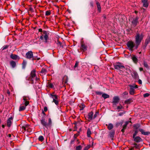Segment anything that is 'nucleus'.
<instances>
[{"mask_svg":"<svg viewBox=\"0 0 150 150\" xmlns=\"http://www.w3.org/2000/svg\"><path fill=\"white\" fill-rule=\"evenodd\" d=\"M54 92L52 93L49 95L50 97L53 99L52 102H54L56 105L59 104V99L58 96L56 95H54Z\"/></svg>","mask_w":150,"mask_h":150,"instance_id":"f257e3e1","label":"nucleus"},{"mask_svg":"<svg viewBox=\"0 0 150 150\" xmlns=\"http://www.w3.org/2000/svg\"><path fill=\"white\" fill-rule=\"evenodd\" d=\"M143 38L142 34H140L139 33H137L135 36V41L136 44L139 45Z\"/></svg>","mask_w":150,"mask_h":150,"instance_id":"f03ea898","label":"nucleus"},{"mask_svg":"<svg viewBox=\"0 0 150 150\" xmlns=\"http://www.w3.org/2000/svg\"><path fill=\"white\" fill-rule=\"evenodd\" d=\"M25 57L29 59H32L33 61L36 59L35 57H33V52L31 51H29L26 53Z\"/></svg>","mask_w":150,"mask_h":150,"instance_id":"7ed1b4c3","label":"nucleus"},{"mask_svg":"<svg viewBox=\"0 0 150 150\" xmlns=\"http://www.w3.org/2000/svg\"><path fill=\"white\" fill-rule=\"evenodd\" d=\"M38 30L40 32H42L43 34L44 35V38L45 39L44 42L45 43H47V40L49 38L48 36L49 33L48 32L45 30L42 31V29L41 28L39 29Z\"/></svg>","mask_w":150,"mask_h":150,"instance_id":"20e7f679","label":"nucleus"},{"mask_svg":"<svg viewBox=\"0 0 150 150\" xmlns=\"http://www.w3.org/2000/svg\"><path fill=\"white\" fill-rule=\"evenodd\" d=\"M127 45L128 47V49L130 51H133V48L135 46L134 42L132 41H128Z\"/></svg>","mask_w":150,"mask_h":150,"instance_id":"39448f33","label":"nucleus"},{"mask_svg":"<svg viewBox=\"0 0 150 150\" xmlns=\"http://www.w3.org/2000/svg\"><path fill=\"white\" fill-rule=\"evenodd\" d=\"M114 67L116 69H120L125 68V67L123 64L121 63H117L116 64L114 65Z\"/></svg>","mask_w":150,"mask_h":150,"instance_id":"423d86ee","label":"nucleus"},{"mask_svg":"<svg viewBox=\"0 0 150 150\" xmlns=\"http://www.w3.org/2000/svg\"><path fill=\"white\" fill-rule=\"evenodd\" d=\"M40 122L41 124L45 128H48L47 123L44 117H42L40 120Z\"/></svg>","mask_w":150,"mask_h":150,"instance_id":"0eeeda50","label":"nucleus"},{"mask_svg":"<svg viewBox=\"0 0 150 150\" xmlns=\"http://www.w3.org/2000/svg\"><path fill=\"white\" fill-rule=\"evenodd\" d=\"M138 19L139 18L137 17L132 19V20L131 22L132 24L134 27H135L137 25V23H138Z\"/></svg>","mask_w":150,"mask_h":150,"instance_id":"6e6552de","label":"nucleus"},{"mask_svg":"<svg viewBox=\"0 0 150 150\" xmlns=\"http://www.w3.org/2000/svg\"><path fill=\"white\" fill-rule=\"evenodd\" d=\"M131 75L135 79H137L139 78V76L137 73L136 71H133L131 73Z\"/></svg>","mask_w":150,"mask_h":150,"instance_id":"1a4fd4ad","label":"nucleus"},{"mask_svg":"<svg viewBox=\"0 0 150 150\" xmlns=\"http://www.w3.org/2000/svg\"><path fill=\"white\" fill-rule=\"evenodd\" d=\"M120 100V99L118 96H115L113 98V101L112 102L113 105H115L118 103Z\"/></svg>","mask_w":150,"mask_h":150,"instance_id":"9d476101","label":"nucleus"},{"mask_svg":"<svg viewBox=\"0 0 150 150\" xmlns=\"http://www.w3.org/2000/svg\"><path fill=\"white\" fill-rule=\"evenodd\" d=\"M30 77H35V80L36 81H37L38 79V78L36 77V75L35 74V70H33L31 71L30 74Z\"/></svg>","mask_w":150,"mask_h":150,"instance_id":"9b49d317","label":"nucleus"},{"mask_svg":"<svg viewBox=\"0 0 150 150\" xmlns=\"http://www.w3.org/2000/svg\"><path fill=\"white\" fill-rule=\"evenodd\" d=\"M13 118L12 117H11L9 118V119L7 120L6 123L7 126L8 127H10L11 125L12 122L11 120H12Z\"/></svg>","mask_w":150,"mask_h":150,"instance_id":"f8f14e48","label":"nucleus"},{"mask_svg":"<svg viewBox=\"0 0 150 150\" xmlns=\"http://www.w3.org/2000/svg\"><path fill=\"white\" fill-rule=\"evenodd\" d=\"M139 130L142 134L145 135H149L150 134V132H145L144 131L143 129H139Z\"/></svg>","mask_w":150,"mask_h":150,"instance_id":"ddd939ff","label":"nucleus"},{"mask_svg":"<svg viewBox=\"0 0 150 150\" xmlns=\"http://www.w3.org/2000/svg\"><path fill=\"white\" fill-rule=\"evenodd\" d=\"M87 46L85 44L83 43H82L80 47L81 49L84 52L87 50Z\"/></svg>","mask_w":150,"mask_h":150,"instance_id":"4468645a","label":"nucleus"},{"mask_svg":"<svg viewBox=\"0 0 150 150\" xmlns=\"http://www.w3.org/2000/svg\"><path fill=\"white\" fill-rule=\"evenodd\" d=\"M129 86L130 88L129 91V94L131 95H133L134 93V89L133 88L132 85H129Z\"/></svg>","mask_w":150,"mask_h":150,"instance_id":"2eb2a0df","label":"nucleus"},{"mask_svg":"<svg viewBox=\"0 0 150 150\" xmlns=\"http://www.w3.org/2000/svg\"><path fill=\"white\" fill-rule=\"evenodd\" d=\"M142 2L143 4L144 7L146 8H147L148 7V0H142Z\"/></svg>","mask_w":150,"mask_h":150,"instance_id":"dca6fc26","label":"nucleus"},{"mask_svg":"<svg viewBox=\"0 0 150 150\" xmlns=\"http://www.w3.org/2000/svg\"><path fill=\"white\" fill-rule=\"evenodd\" d=\"M134 139V141L137 142H139L142 141V139L139 136L135 137Z\"/></svg>","mask_w":150,"mask_h":150,"instance_id":"f3484780","label":"nucleus"},{"mask_svg":"<svg viewBox=\"0 0 150 150\" xmlns=\"http://www.w3.org/2000/svg\"><path fill=\"white\" fill-rule=\"evenodd\" d=\"M132 59L133 61V62L135 63L136 64L138 62V59L136 57V56L135 55H132Z\"/></svg>","mask_w":150,"mask_h":150,"instance_id":"a211bd4d","label":"nucleus"},{"mask_svg":"<svg viewBox=\"0 0 150 150\" xmlns=\"http://www.w3.org/2000/svg\"><path fill=\"white\" fill-rule=\"evenodd\" d=\"M115 131L114 130H112L109 132V136L111 138H113L115 135Z\"/></svg>","mask_w":150,"mask_h":150,"instance_id":"6ab92c4d","label":"nucleus"},{"mask_svg":"<svg viewBox=\"0 0 150 150\" xmlns=\"http://www.w3.org/2000/svg\"><path fill=\"white\" fill-rule=\"evenodd\" d=\"M93 113L92 112H90L88 115V118L90 120H91L93 119Z\"/></svg>","mask_w":150,"mask_h":150,"instance_id":"aec40b11","label":"nucleus"},{"mask_svg":"<svg viewBox=\"0 0 150 150\" xmlns=\"http://www.w3.org/2000/svg\"><path fill=\"white\" fill-rule=\"evenodd\" d=\"M10 64L13 68H15L16 66V63L14 61H11L10 62Z\"/></svg>","mask_w":150,"mask_h":150,"instance_id":"412c9836","label":"nucleus"},{"mask_svg":"<svg viewBox=\"0 0 150 150\" xmlns=\"http://www.w3.org/2000/svg\"><path fill=\"white\" fill-rule=\"evenodd\" d=\"M30 125H25L22 127V128L25 131L29 129Z\"/></svg>","mask_w":150,"mask_h":150,"instance_id":"4be33fe9","label":"nucleus"},{"mask_svg":"<svg viewBox=\"0 0 150 150\" xmlns=\"http://www.w3.org/2000/svg\"><path fill=\"white\" fill-rule=\"evenodd\" d=\"M18 56V55L15 54H11L10 55V57L13 59H16Z\"/></svg>","mask_w":150,"mask_h":150,"instance_id":"5701e85b","label":"nucleus"},{"mask_svg":"<svg viewBox=\"0 0 150 150\" xmlns=\"http://www.w3.org/2000/svg\"><path fill=\"white\" fill-rule=\"evenodd\" d=\"M106 125L108 126V128L109 130L111 129L113 127V125L111 123H110L108 125L106 124Z\"/></svg>","mask_w":150,"mask_h":150,"instance_id":"b1692460","label":"nucleus"},{"mask_svg":"<svg viewBox=\"0 0 150 150\" xmlns=\"http://www.w3.org/2000/svg\"><path fill=\"white\" fill-rule=\"evenodd\" d=\"M96 4L97 5V8L98 11L99 12H100L101 10V7L100 6V4L98 2L96 1Z\"/></svg>","mask_w":150,"mask_h":150,"instance_id":"393cba45","label":"nucleus"},{"mask_svg":"<svg viewBox=\"0 0 150 150\" xmlns=\"http://www.w3.org/2000/svg\"><path fill=\"white\" fill-rule=\"evenodd\" d=\"M87 136L88 137H91V131L90 128H88L87 130Z\"/></svg>","mask_w":150,"mask_h":150,"instance_id":"a878e982","label":"nucleus"},{"mask_svg":"<svg viewBox=\"0 0 150 150\" xmlns=\"http://www.w3.org/2000/svg\"><path fill=\"white\" fill-rule=\"evenodd\" d=\"M52 122L51 119L50 118L48 119V122L47 123L48 127H51L52 126Z\"/></svg>","mask_w":150,"mask_h":150,"instance_id":"bb28decb","label":"nucleus"},{"mask_svg":"<svg viewBox=\"0 0 150 150\" xmlns=\"http://www.w3.org/2000/svg\"><path fill=\"white\" fill-rule=\"evenodd\" d=\"M27 64V62L25 60H23L22 63V68L23 69H25V68L26 65Z\"/></svg>","mask_w":150,"mask_h":150,"instance_id":"cd10ccee","label":"nucleus"},{"mask_svg":"<svg viewBox=\"0 0 150 150\" xmlns=\"http://www.w3.org/2000/svg\"><path fill=\"white\" fill-rule=\"evenodd\" d=\"M40 73L44 74H45L47 73V70L45 68H42Z\"/></svg>","mask_w":150,"mask_h":150,"instance_id":"c85d7f7f","label":"nucleus"},{"mask_svg":"<svg viewBox=\"0 0 150 150\" xmlns=\"http://www.w3.org/2000/svg\"><path fill=\"white\" fill-rule=\"evenodd\" d=\"M26 107L24 106H21L19 108V111H22L25 109Z\"/></svg>","mask_w":150,"mask_h":150,"instance_id":"c756f323","label":"nucleus"},{"mask_svg":"<svg viewBox=\"0 0 150 150\" xmlns=\"http://www.w3.org/2000/svg\"><path fill=\"white\" fill-rule=\"evenodd\" d=\"M102 97L104 99L108 98L109 97V96L106 93H103L102 95Z\"/></svg>","mask_w":150,"mask_h":150,"instance_id":"7c9ffc66","label":"nucleus"},{"mask_svg":"<svg viewBox=\"0 0 150 150\" xmlns=\"http://www.w3.org/2000/svg\"><path fill=\"white\" fill-rule=\"evenodd\" d=\"M63 81L65 83H67L68 80V78L67 76H65L64 77V79Z\"/></svg>","mask_w":150,"mask_h":150,"instance_id":"2f4dec72","label":"nucleus"},{"mask_svg":"<svg viewBox=\"0 0 150 150\" xmlns=\"http://www.w3.org/2000/svg\"><path fill=\"white\" fill-rule=\"evenodd\" d=\"M130 122V121H126L125 122V124L123 125V128L125 129H126L127 125H128V124L129 122Z\"/></svg>","mask_w":150,"mask_h":150,"instance_id":"473e14b6","label":"nucleus"},{"mask_svg":"<svg viewBox=\"0 0 150 150\" xmlns=\"http://www.w3.org/2000/svg\"><path fill=\"white\" fill-rule=\"evenodd\" d=\"M38 140L39 141L42 142L44 140V138L42 136H40L39 137Z\"/></svg>","mask_w":150,"mask_h":150,"instance_id":"72a5a7b5","label":"nucleus"},{"mask_svg":"<svg viewBox=\"0 0 150 150\" xmlns=\"http://www.w3.org/2000/svg\"><path fill=\"white\" fill-rule=\"evenodd\" d=\"M140 125L139 124H135L134 125V128L136 129H138V128L140 127Z\"/></svg>","mask_w":150,"mask_h":150,"instance_id":"f704fd0d","label":"nucleus"},{"mask_svg":"<svg viewBox=\"0 0 150 150\" xmlns=\"http://www.w3.org/2000/svg\"><path fill=\"white\" fill-rule=\"evenodd\" d=\"M79 107L80 108V110H82L84 109V108L85 107V105L84 104H81V105H80Z\"/></svg>","mask_w":150,"mask_h":150,"instance_id":"c9c22d12","label":"nucleus"},{"mask_svg":"<svg viewBox=\"0 0 150 150\" xmlns=\"http://www.w3.org/2000/svg\"><path fill=\"white\" fill-rule=\"evenodd\" d=\"M82 148V147L81 145H79L76 147V150H81Z\"/></svg>","mask_w":150,"mask_h":150,"instance_id":"e433bc0d","label":"nucleus"},{"mask_svg":"<svg viewBox=\"0 0 150 150\" xmlns=\"http://www.w3.org/2000/svg\"><path fill=\"white\" fill-rule=\"evenodd\" d=\"M132 101L131 99H128L126 100L125 101V103H128L131 102Z\"/></svg>","mask_w":150,"mask_h":150,"instance_id":"4c0bfd02","label":"nucleus"},{"mask_svg":"<svg viewBox=\"0 0 150 150\" xmlns=\"http://www.w3.org/2000/svg\"><path fill=\"white\" fill-rule=\"evenodd\" d=\"M34 77H30L29 78V80H30L31 81V83L32 84H33L34 83Z\"/></svg>","mask_w":150,"mask_h":150,"instance_id":"58836bf2","label":"nucleus"},{"mask_svg":"<svg viewBox=\"0 0 150 150\" xmlns=\"http://www.w3.org/2000/svg\"><path fill=\"white\" fill-rule=\"evenodd\" d=\"M90 147L91 145H88L84 148L83 150H88Z\"/></svg>","mask_w":150,"mask_h":150,"instance_id":"ea45409f","label":"nucleus"},{"mask_svg":"<svg viewBox=\"0 0 150 150\" xmlns=\"http://www.w3.org/2000/svg\"><path fill=\"white\" fill-rule=\"evenodd\" d=\"M123 108H124V107L122 105H120V106H118L117 107V110H119L122 109Z\"/></svg>","mask_w":150,"mask_h":150,"instance_id":"a19ab883","label":"nucleus"},{"mask_svg":"<svg viewBox=\"0 0 150 150\" xmlns=\"http://www.w3.org/2000/svg\"><path fill=\"white\" fill-rule=\"evenodd\" d=\"M138 133V131L137 130H136L135 131L134 133L133 134V137L134 138L137 135Z\"/></svg>","mask_w":150,"mask_h":150,"instance_id":"79ce46f5","label":"nucleus"},{"mask_svg":"<svg viewBox=\"0 0 150 150\" xmlns=\"http://www.w3.org/2000/svg\"><path fill=\"white\" fill-rule=\"evenodd\" d=\"M150 94L146 93L143 94V96L144 98L148 97L150 96Z\"/></svg>","mask_w":150,"mask_h":150,"instance_id":"37998d69","label":"nucleus"},{"mask_svg":"<svg viewBox=\"0 0 150 150\" xmlns=\"http://www.w3.org/2000/svg\"><path fill=\"white\" fill-rule=\"evenodd\" d=\"M51 14V13L50 11H47L45 12V15L46 16H48L50 15Z\"/></svg>","mask_w":150,"mask_h":150,"instance_id":"c03bdc74","label":"nucleus"},{"mask_svg":"<svg viewBox=\"0 0 150 150\" xmlns=\"http://www.w3.org/2000/svg\"><path fill=\"white\" fill-rule=\"evenodd\" d=\"M79 62H78V61H76V62L74 66V68H75L76 67H77L78 66V65H79Z\"/></svg>","mask_w":150,"mask_h":150,"instance_id":"a18cd8bd","label":"nucleus"},{"mask_svg":"<svg viewBox=\"0 0 150 150\" xmlns=\"http://www.w3.org/2000/svg\"><path fill=\"white\" fill-rule=\"evenodd\" d=\"M122 124V122H117L116 123V125L117 127H118L120 125H121Z\"/></svg>","mask_w":150,"mask_h":150,"instance_id":"49530a36","label":"nucleus"},{"mask_svg":"<svg viewBox=\"0 0 150 150\" xmlns=\"http://www.w3.org/2000/svg\"><path fill=\"white\" fill-rule=\"evenodd\" d=\"M29 102L28 101H25L24 102V103H23L24 104H25V107L27 106L29 104Z\"/></svg>","mask_w":150,"mask_h":150,"instance_id":"de8ad7c7","label":"nucleus"},{"mask_svg":"<svg viewBox=\"0 0 150 150\" xmlns=\"http://www.w3.org/2000/svg\"><path fill=\"white\" fill-rule=\"evenodd\" d=\"M8 46L7 45H4L3 47H2V50H4L5 49H6L8 47Z\"/></svg>","mask_w":150,"mask_h":150,"instance_id":"09e8293b","label":"nucleus"},{"mask_svg":"<svg viewBox=\"0 0 150 150\" xmlns=\"http://www.w3.org/2000/svg\"><path fill=\"white\" fill-rule=\"evenodd\" d=\"M144 66L146 68H147L148 67V65L147 64V62H144Z\"/></svg>","mask_w":150,"mask_h":150,"instance_id":"8fccbe9b","label":"nucleus"},{"mask_svg":"<svg viewBox=\"0 0 150 150\" xmlns=\"http://www.w3.org/2000/svg\"><path fill=\"white\" fill-rule=\"evenodd\" d=\"M133 145L134 146V147H135L136 148V149H138V148L139 147V146L136 143H134Z\"/></svg>","mask_w":150,"mask_h":150,"instance_id":"3c124183","label":"nucleus"},{"mask_svg":"<svg viewBox=\"0 0 150 150\" xmlns=\"http://www.w3.org/2000/svg\"><path fill=\"white\" fill-rule=\"evenodd\" d=\"M96 93L98 95H101L102 94V92L100 91H96Z\"/></svg>","mask_w":150,"mask_h":150,"instance_id":"603ef678","label":"nucleus"},{"mask_svg":"<svg viewBox=\"0 0 150 150\" xmlns=\"http://www.w3.org/2000/svg\"><path fill=\"white\" fill-rule=\"evenodd\" d=\"M23 99L24 100L23 103H24V102L25 101H27V100H28L27 99V97L24 96L23 97Z\"/></svg>","mask_w":150,"mask_h":150,"instance_id":"864d4df0","label":"nucleus"},{"mask_svg":"<svg viewBox=\"0 0 150 150\" xmlns=\"http://www.w3.org/2000/svg\"><path fill=\"white\" fill-rule=\"evenodd\" d=\"M48 86L51 88H52L54 87V86L52 83H49L48 84Z\"/></svg>","mask_w":150,"mask_h":150,"instance_id":"5fc2aeb1","label":"nucleus"},{"mask_svg":"<svg viewBox=\"0 0 150 150\" xmlns=\"http://www.w3.org/2000/svg\"><path fill=\"white\" fill-rule=\"evenodd\" d=\"M98 114V112H96V113L94 114V115L93 118H96L97 116V115Z\"/></svg>","mask_w":150,"mask_h":150,"instance_id":"6e6d98bb","label":"nucleus"},{"mask_svg":"<svg viewBox=\"0 0 150 150\" xmlns=\"http://www.w3.org/2000/svg\"><path fill=\"white\" fill-rule=\"evenodd\" d=\"M43 111L45 112H46L47 110V108L46 106H45L43 110H42Z\"/></svg>","mask_w":150,"mask_h":150,"instance_id":"4d7b16f0","label":"nucleus"},{"mask_svg":"<svg viewBox=\"0 0 150 150\" xmlns=\"http://www.w3.org/2000/svg\"><path fill=\"white\" fill-rule=\"evenodd\" d=\"M57 44L59 45L60 47H63V46H62V43L61 42H60L59 41H58V43H57Z\"/></svg>","mask_w":150,"mask_h":150,"instance_id":"13d9d810","label":"nucleus"},{"mask_svg":"<svg viewBox=\"0 0 150 150\" xmlns=\"http://www.w3.org/2000/svg\"><path fill=\"white\" fill-rule=\"evenodd\" d=\"M125 112H120L119 113V115L120 116H122L123 114H125Z\"/></svg>","mask_w":150,"mask_h":150,"instance_id":"bf43d9fd","label":"nucleus"},{"mask_svg":"<svg viewBox=\"0 0 150 150\" xmlns=\"http://www.w3.org/2000/svg\"><path fill=\"white\" fill-rule=\"evenodd\" d=\"M146 40H147V42L148 40L149 42L150 41V35L148 36Z\"/></svg>","mask_w":150,"mask_h":150,"instance_id":"052dcab7","label":"nucleus"},{"mask_svg":"<svg viewBox=\"0 0 150 150\" xmlns=\"http://www.w3.org/2000/svg\"><path fill=\"white\" fill-rule=\"evenodd\" d=\"M28 132H31L32 131V130H31V129L29 128V129H28L27 130H26Z\"/></svg>","mask_w":150,"mask_h":150,"instance_id":"680f3d73","label":"nucleus"},{"mask_svg":"<svg viewBox=\"0 0 150 150\" xmlns=\"http://www.w3.org/2000/svg\"><path fill=\"white\" fill-rule=\"evenodd\" d=\"M138 82L139 84H142V81L141 79H139Z\"/></svg>","mask_w":150,"mask_h":150,"instance_id":"e2e57ef3","label":"nucleus"},{"mask_svg":"<svg viewBox=\"0 0 150 150\" xmlns=\"http://www.w3.org/2000/svg\"><path fill=\"white\" fill-rule=\"evenodd\" d=\"M133 86V88L134 89V88H138V86L137 85H135L134 86Z\"/></svg>","mask_w":150,"mask_h":150,"instance_id":"0e129e2a","label":"nucleus"},{"mask_svg":"<svg viewBox=\"0 0 150 150\" xmlns=\"http://www.w3.org/2000/svg\"><path fill=\"white\" fill-rule=\"evenodd\" d=\"M123 94L124 95H127L128 94V93L127 91H125L123 93Z\"/></svg>","mask_w":150,"mask_h":150,"instance_id":"69168bd1","label":"nucleus"},{"mask_svg":"<svg viewBox=\"0 0 150 150\" xmlns=\"http://www.w3.org/2000/svg\"><path fill=\"white\" fill-rule=\"evenodd\" d=\"M90 5H91V6H92V7H93V2H91L90 3Z\"/></svg>","mask_w":150,"mask_h":150,"instance_id":"338daca9","label":"nucleus"},{"mask_svg":"<svg viewBox=\"0 0 150 150\" xmlns=\"http://www.w3.org/2000/svg\"><path fill=\"white\" fill-rule=\"evenodd\" d=\"M125 129L122 128V129H121V131L123 132L124 133L125 132Z\"/></svg>","mask_w":150,"mask_h":150,"instance_id":"774afa93","label":"nucleus"}]
</instances>
